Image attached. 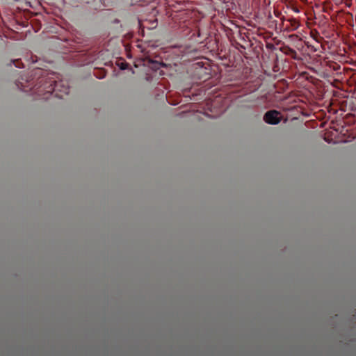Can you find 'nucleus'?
I'll use <instances>...</instances> for the list:
<instances>
[{"label":"nucleus","instance_id":"obj_1","mask_svg":"<svg viewBox=\"0 0 356 356\" xmlns=\"http://www.w3.org/2000/svg\"><path fill=\"white\" fill-rule=\"evenodd\" d=\"M279 113L275 110H270L268 112L264 113L263 120H264V122H266L267 124L273 125L277 124L279 122H280V120H279V118L277 117Z\"/></svg>","mask_w":356,"mask_h":356},{"label":"nucleus","instance_id":"obj_2","mask_svg":"<svg viewBox=\"0 0 356 356\" xmlns=\"http://www.w3.org/2000/svg\"><path fill=\"white\" fill-rule=\"evenodd\" d=\"M288 22H289V26H287L286 27V29H287L288 31H294L299 27V23H298V21L294 19L291 18L287 20Z\"/></svg>","mask_w":356,"mask_h":356},{"label":"nucleus","instance_id":"obj_3","mask_svg":"<svg viewBox=\"0 0 356 356\" xmlns=\"http://www.w3.org/2000/svg\"><path fill=\"white\" fill-rule=\"evenodd\" d=\"M351 0H334V5L343 6L344 8L350 7Z\"/></svg>","mask_w":356,"mask_h":356},{"label":"nucleus","instance_id":"obj_4","mask_svg":"<svg viewBox=\"0 0 356 356\" xmlns=\"http://www.w3.org/2000/svg\"><path fill=\"white\" fill-rule=\"evenodd\" d=\"M323 12L327 13V15L330 16V18L332 19V4L330 3H325V5H323Z\"/></svg>","mask_w":356,"mask_h":356},{"label":"nucleus","instance_id":"obj_5","mask_svg":"<svg viewBox=\"0 0 356 356\" xmlns=\"http://www.w3.org/2000/svg\"><path fill=\"white\" fill-rule=\"evenodd\" d=\"M13 63H15V66H16V67H17V68L22 67V66L20 65V62H19L18 60L13 61Z\"/></svg>","mask_w":356,"mask_h":356},{"label":"nucleus","instance_id":"obj_6","mask_svg":"<svg viewBox=\"0 0 356 356\" xmlns=\"http://www.w3.org/2000/svg\"><path fill=\"white\" fill-rule=\"evenodd\" d=\"M337 83H338V79H334V88L336 89L338 88V85H337Z\"/></svg>","mask_w":356,"mask_h":356},{"label":"nucleus","instance_id":"obj_7","mask_svg":"<svg viewBox=\"0 0 356 356\" xmlns=\"http://www.w3.org/2000/svg\"><path fill=\"white\" fill-rule=\"evenodd\" d=\"M275 15L277 17H279L280 16V13L279 11H275Z\"/></svg>","mask_w":356,"mask_h":356},{"label":"nucleus","instance_id":"obj_8","mask_svg":"<svg viewBox=\"0 0 356 356\" xmlns=\"http://www.w3.org/2000/svg\"><path fill=\"white\" fill-rule=\"evenodd\" d=\"M153 63L164 67V64L163 63L153 62Z\"/></svg>","mask_w":356,"mask_h":356},{"label":"nucleus","instance_id":"obj_9","mask_svg":"<svg viewBox=\"0 0 356 356\" xmlns=\"http://www.w3.org/2000/svg\"><path fill=\"white\" fill-rule=\"evenodd\" d=\"M339 67V65H336V66H334V72H338Z\"/></svg>","mask_w":356,"mask_h":356},{"label":"nucleus","instance_id":"obj_10","mask_svg":"<svg viewBox=\"0 0 356 356\" xmlns=\"http://www.w3.org/2000/svg\"><path fill=\"white\" fill-rule=\"evenodd\" d=\"M124 65H125L122 64V65H121V69H122V70H124V69H125V67H124Z\"/></svg>","mask_w":356,"mask_h":356},{"label":"nucleus","instance_id":"obj_11","mask_svg":"<svg viewBox=\"0 0 356 356\" xmlns=\"http://www.w3.org/2000/svg\"><path fill=\"white\" fill-rule=\"evenodd\" d=\"M334 97H338V92L337 91L334 92Z\"/></svg>","mask_w":356,"mask_h":356},{"label":"nucleus","instance_id":"obj_12","mask_svg":"<svg viewBox=\"0 0 356 356\" xmlns=\"http://www.w3.org/2000/svg\"><path fill=\"white\" fill-rule=\"evenodd\" d=\"M325 140L327 141V142H330V140L327 138H325Z\"/></svg>","mask_w":356,"mask_h":356},{"label":"nucleus","instance_id":"obj_13","mask_svg":"<svg viewBox=\"0 0 356 356\" xmlns=\"http://www.w3.org/2000/svg\"><path fill=\"white\" fill-rule=\"evenodd\" d=\"M330 104H331V106L332 105V99H331V102H330Z\"/></svg>","mask_w":356,"mask_h":356},{"label":"nucleus","instance_id":"obj_14","mask_svg":"<svg viewBox=\"0 0 356 356\" xmlns=\"http://www.w3.org/2000/svg\"><path fill=\"white\" fill-rule=\"evenodd\" d=\"M339 74H340V72H336V75L338 76Z\"/></svg>","mask_w":356,"mask_h":356}]
</instances>
